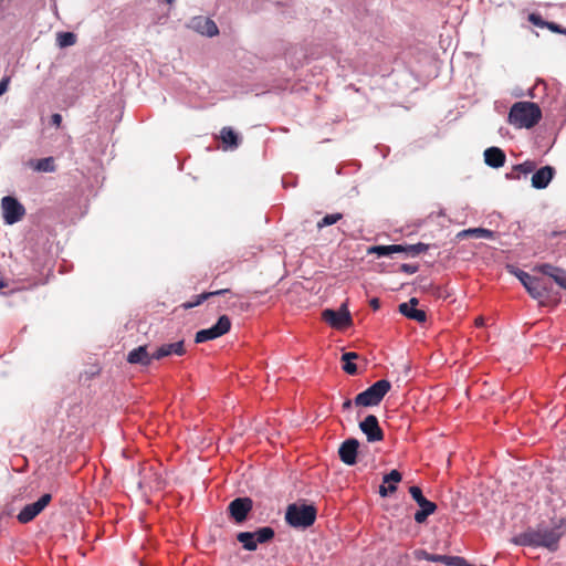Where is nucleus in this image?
<instances>
[{
	"mask_svg": "<svg viewBox=\"0 0 566 566\" xmlns=\"http://www.w3.org/2000/svg\"><path fill=\"white\" fill-rule=\"evenodd\" d=\"M60 48H67L76 42V35L73 32H60L56 38Z\"/></svg>",
	"mask_w": 566,
	"mask_h": 566,
	"instance_id": "28",
	"label": "nucleus"
},
{
	"mask_svg": "<svg viewBox=\"0 0 566 566\" xmlns=\"http://www.w3.org/2000/svg\"><path fill=\"white\" fill-rule=\"evenodd\" d=\"M220 138L223 143V148L235 149L239 147L240 137L231 127H223L220 132Z\"/></svg>",
	"mask_w": 566,
	"mask_h": 566,
	"instance_id": "23",
	"label": "nucleus"
},
{
	"mask_svg": "<svg viewBox=\"0 0 566 566\" xmlns=\"http://www.w3.org/2000/svg\"><path fill=\"white\" fill-rule=\"evenodd\" d=\"M237 541L242 544V547L245 551L253 552L258 548V544L255 543L253 535L249 531L238 533Z\"/></svg>",
	"mask_w": 566,
	"mask_h": 566,
	"instance_id": "26",
	"label": "nucleus"
},
{
	"mask_svg": "<svg viewBox=\"0 0 566 566\" xmlns=\"http://www.w3.org/2000/svg\"><path fill=\"white\" fill-rule=\"evenodd\" d=\"M399 270L407 274H413L418 272L419 265L418 264H409V263H402L399 268Z\"/></svg>",
	"mask_w": 566,
	"mask_h": 566,
	"instance_id": "36",
	"label": "nucleus"
},
{
	"mask_svg": "<svg viewBox=\"0 0 566 566\" xmlns=\"http://www.w3.org/2000/svg\"><path fill=\"white\" fill-rule=\"evenodd\" d=\"M458 557L459 556L431 554V553H428L427 551L418 552V558H421V559H424V560L431 562V563H442L447 566H454Z\"/></svg>",
	"mask_w": 566,
	"mask_h": 566,
	"instance_id": "22",
	"label": "nucleus"
},
{
	"mask_svg": "<svg viewBox=\"0 0 566 566\" xmlns=\"http://www.w3.org/2000/svg\"><path fill=\"white\" fill-rule=\"evenodd\" d=\"M454 566H473V565L469 564L464 557L459 556L458 559L455 560Z\"/></svg>",
	"mask_w": 566,
	"mask_h": 566,
	"instance_id": "43",
	"label": "nucleus"
},
{
	"mask_svg": "<svg viewBox=\"0 0 566 566\" xmlns=\"http://www.w3.org/2000/svg\"><path fill=\"white\" fill-rule=\"evenodd\" d=\"M231 328V321L227 315H221L218 321L209 328L200 329L196 333L195 342L197 344L213 340L224 334Z\"/></svg>",
	"mask_w": 566,
	"mask_h": 566,
	"instance_id": "7",
	"label": "nucleus"
},
{
	"mask_svg": "<svg viewBox=\"0 0 566 566\" xmlns=\"http://www.w3.org/2000/svg\"><path fill=\"white\" fill-rule=\"evenodd\" d=\"M545 27L554 33H559L566 35V28L557 24L555 22L545 23Z\"/></svg>",
	"mask_w": 566,
	"mask_h": 566,
	"instance_id": "35",
	"label": "nucleus"
},
{
	"mask_svg": "<svg viewBox=\"0 0 566 566\" xmlns=\"http://www.w3.org/2000/svg\"><path fill=\"white\" fill-rule=\"evenodd\" d=\"M51 500L52 495L50 493H44L34 503L27 504L17 515V520L21 524H27L33 521L49 505Z\"/></svg>",
	"mask_w": 566,
	"mask_h": 566,
	"instance_id": "10",
	"label": "nucleus"
},
{
	"mask_svg": "<svg viewBox=\"0 0 566 566\" xmlns=\"http://www.w3.org/2000/svg\"><path fill=\"white\" fill-rule=\"evenodd\" d=\"M505 153L495 146L489 147L484 150V161L489 167L500 168L505 164Z\"/></svg>",
	"mask_w": 566,
	"mask_h": 566,
	"instance_id": "19",
	"label": "nucleus"
},
{
	"mask_svg": "<svg viewBox=\"0 0 566 566\" xmlns=\"http://www.w3.org/2000/svg\"><path fill=\"white\" fill-rule=\"evenodd\" d=\"M343 370L348 375L357 374V365L354 361H343Z\"/></svg>",
	"mask_w": 566,
	"mask_h": 566,
	"instance_id": "37",
	"label": "nucleus"
},
{
	"mask_svg": "<svg viewBox=\"0 0 566 566\" xmlns=\"http://www.w3.org/2000/svg\"><path fill=\"white\" fill-rule=\"evenodd\" d=\"M521 175H522V174H521L518 170H514V168H513L511 172H507V174L505 175V177H506L507 179H518Z\"/></svg>",
	"mask_w": 566,
	"mask_h": 566,
	"instance_id": "42",
	"label": "nucleus"
},
{
	"mask_svg": "<svg viewBox=\"0 0 566 566\" xmlns=\"http://www.w3.org/2000/svg\"><path fill=\"white\" fill-rule=\"evenodd\" d=\"M556 170L552 166H544L534 171L532 176V187L535 189H545L553 180Z\"/></svg>",
	"mask_w": 566,
	"mask_h": 566,
	"instance_id": "15",
	"label": "nucleus"
},
{
	"mask_svg": "<svg viewBox=\"0 0 566 566\" xmlns=\"http://www.w3.org/2000/svg\"><path fill=\"white\" fill-rule=\"evenodd\" d=\"M402 250V244L371 245L367 249V254H375L378 258H385L391 256L395 253H401Z\"/></svg>",
	"mask_w": 566,
	"mask_h": 566,
	"instance_id": "21",
	"label": "nucleus"
},
{
	"mask_svg": "<svg viewBox=\"0 0 566 566\" xmlns=\"http://www.w3.org/2000/svg\"><path fill=\"white\" fill-rule=\"evenodd\" d=\"M353 403H354V400L346 399V400L343 402L342 409H343L344 411H347V410L352 409Z\"/></svg>",
	"mask_w": 566,
	"mask_h": 566,
	"instance_id": "44",
	"label": "nucleus"
},
{
	"mask_svg": "<svg viewBox=\"0 0 566 566\" xmlns=\"http://www.w3.org/2000/svg\"><path fill=\"white\" fill-rule=\"evenodd\" d=\"M514 274L533 298L542 301L548 296V283L544 279L533 276L523 270H516Z\"/></svg>",
	"mask_w": 566,
	"mask_h": 566,
	"instance_id": "5",
	"label": "nucleus"
},
{
	"mask_svg": "<svg viewBox=\"0 0 566 566\" xmlns=\"http://www.w3.org/2000/svg\"><path fill=\"white\" fill-rule=\"evenodd\" d=\"M166 1H167L168 3H171V2H172V0H166Z\"/></svg>",
	"mask_w": 566,
	"mask_h": 566,
	"instance_id": "47",
	"label": "nucleus"
},
{
	"mask_svg": "<svg viewBox=\"0 0 566 566\" xmlns=\"http://www.w3.org/2000/svg\"><path fill=\"white\" fill-rule=\"evenodd\" d=\"M358 358V354L355 352H345L342 355V361H354Z\"/></svg>",
	"mask_w": 566,
	"mask_h": 566,
	"instance_id": "40",
	"label": "nucleus"
},
{
	"mask_svg": "<svg viewBox=\"0 0 566 566\" xmlns=\"http://www.w3.org/2000/svg\"><path fill=\"white\" fill-rule=\"evenodd\" d=\"M342 218L343 214L339 212L326 214L317 222V228L322 229L324 227L333 226L337 223Z\"/></svg>",
	"mask_w": 566,
	"mask_h": 566,
	"instance_id": "30",
	"label": "nucleus"
},
{
	"mask_svg": "<svg viewBox=\"0 0 566 566\" xmlns=\"http://www.w3.org/2000/svg\"><path fill=\"white\" fill-rule=\"evenodd\" d=\"M402 252L407 256H418L420 253H423L429 250L430 245L427 243L418 242L416 244H402Z\"/></svg>",
	"mask_w": 566,
	"mask_h": 566,
	"instance_id": "27",
	"label": "nucleus"
},
{
	"mask_svg": "<svg viewBox=\"0 0 566 566\" xmlns=\"http://www.w3.org/2000/svg\"><path fill=\"white\" fill-rule=\"evenodd\" d=\"M317 510L313 504L292 503L286 507V523L297 530H306L315 523Z\"/></svg>",
	"mask_w": 566,
	"mask_h": 566,
	"instance_id": "3",
	"label": "nucleus"
},
{
	"mask_svg": "<svg viewBox=\"0 0 566 566\" xmlns=\"http://www.w3.org/2000/svg\"><path fill=\"white\" fill-rule=\"evenodd\" d=\"M370 306L376 311L380 307V301L378 298L370 300Z\"/></svg>",
	"mask_w": 566,
	"mask_h": 566,
	"instance_id": "46",
	"label": "nucleus"
},
{
	"mask_svg": "<svg viewBox=\"0 0 566 566\" xmlns=\"http://www.w3.org/2000/svg\"><path fill=\"white\" fill-rule=\"evenodd\" d=\"M358 449L359 441L356 438L346 439L338 448L340 461L346 465H355L357 463Z\"/></svg>",
	"mask_w": 566,
	"mask_h": 566,
	"instance_id": "13",
	"label": "nucleus"
},
{
	"mask_svg": "<svg viewBox=\"0 0 566 566\" xmlns=\"http://www.w3.org/2000/svg\"><path fill=\"white\" fill-rule=\"evenodd\" d=\"M391 389V382L387 379H379L364 391L359 392L354 403L356 407H375L378 406L384 397Z\"/></svg>",
	"mask_w": 566,
	"mask_h": 566,
	"instance_id": "4",
	"label": "nucleus"
},
{
	"mask_svg": "<svg viewBox=\"0 0 566 566\" xmlns=\"http://www.w3.org/2000/svg\"><path fill=\"white\" fill-rule=\"evenodd\" d=\"M35 169L38 171H43V172H53V171H55L54 159L52 157H46V158L39 159L36 161V164H35Z\"/></svg>",
	"mask_w": 566,
	"mask_h": 566,
	"instance_id": "29",
	"label": "nucleus"
},
{
	"mask_svg": "<svg viewBox=\"0 0 566 566\" xmlns=\"http://www.w3.org/2000/svg\"><path fill=\"white\" fill-rule=\"evenodd\" d=\"M155 358L149 355L146 346H138L128 353L127 361L130 364H139L149 366Z\"/></svg>",
	"mask_w": 566,
	"mask_h": 566,
	"instance_id": "20",
	"label": "nucleus"
},
{
	"mask_svg": "<svg viewBox=\"0 0 566 566\" xmlns=\"http://www.w3.org/2000/svg\"><path fill=\"white\" fill-rule=\"evenodd\" d=\"M566 534V520L553 518L549 524L539 523L535 528L526 531L512 537L511 542L517 546L538 548L543 547L549 552H556L562 537Z\"/></svg>",
	"mask_w": 566,
	"mask_h": 566,
	"instance_id": "1",
	"label": "nucleus"
},
{
	"mask_svg": "<svg viewBox=\"0 0 566 566\" xmlns=\"http://www.w3.org/2000/svg\"><path fill=\"white\" fill-rule=\"evenodd\" d=\"M536 168V165L532 160H526L522 164H517L514 166V170H518L522 175H528L533 172Z\"/></svg>",
	"mask_w": 566,
	"mask_h": 566,
	"instance_id": "32",
	"label": "nucleus"
},
{
	"mask_svg": "<svg viewBox=\"0 0 566 566\" xmlns=\"http://www.w3.org/2000/svg\"><path fill=\"white\" fill-rule=\"evenodd\" d=\"M185 345L184 340H179L176 343L170 344H163L160 347H158L154 353L153 357L157 360L170 356V355H177L182 356L185 354Z\"/></svg>",
	"mask_w": 566,
	"mask_h": 566,
	"instance_id": "18",
	"label": "nucleus"
},
{
	"mask_svg": "<svg viewBox=\"0 0 566 566\" xmlns=\"http://www.w3.org/2000/svg\"><path fill=\"white\" fill-rule=\"evenodd\" d=\"M458 237H474L478 239H489L492 240L495 237V232L485 228H471L463 230L458 234Z\"/></svg>",
	"mask_w": 566,
	"mask_h": 566,
	"instance_id": "25",
	"label": "nucleus"
},
{
	"mask_svg": "<svg viewBox=\"0 0 566 566\" xmlns=\"http://www.w3.org/2000/svg\"><path fill=\"white\" fill-rule=\"evenodd\" d=\"M251 534L253 535L254 541L258 545L269 543L275 536V532L271 526L259 527L254 532H251Z\"/></svg>",
	"mask_w": 566,
	"mask_h": 566,
	"instance_id": "24",
	"label": "nucleus"
},
{
	"mask_svg": "<svg viewBox=\"0 0 566 566\" xmlns=\"http://www.w3.org/2000/svg\"><path fill=\"white\" fill-rule=\"evenodd\" d=\"M191 27L202 35L214 36L219 33L217 24L209 18L197 17L191 21Z\"/></svg>",
	"mask_w": 566,
	"mask_h": 566,
	"instance_id": "17",
	"label": "nucleus"
},
{
	"mask_svg": "<svg viewBox=\"0 0 566 566\" xmlns=\"http://www.w3.org/2000/svg\"><path fill=\"white\" fill-rule=\"evenodd\" d=\"M9 83H10V77L9 76H3L1 78V81H0V96H2L8 91Z\"/></svg>",
	"mask_w": 566,
	"mask_h": 566,
	"instance_id": "39",
	"label": "nucleus"
},
{
	"mask_svg": "<svg viewBox=\"0 0 566 566\" xmlns=\"http://www.w3.org/2000/svg\"><path fill=\"white\" fill-rule=\"evenodd\" d=\"M530 21L533 24H535L537 27H542V28L545 27V23H548L547 21H544L539 14H536V13H532L530 15Z\"/></svg>",
	"mask_w": 566,
	"mask_h": 566,
	"instance_id": "38",
	"label": "nucleus"
},
{
	"mask_svg": "<svg viewBox=\"0 0 566 566\" xmlns=\"http://www.w3.org/2000/svg\"><path fill=\"white\" fill-rule=\"evenodd\" d=\"M229 292H230L229 289H222V290H218V291H213V292H208V293L211 294V296H218V295H224V294H227Z\"/></svg>",
	"mask_w": 566,
	"mask_h": 566,
	"instance_id": "45",
	"label": "nucleus"
},
{
	"mask_svg": "<svg viewBox=\"0 0 566 566\" xmlns=\"http://www.w3.org/2000/svg\"><path fill=\"white\" fill-rule=\"evenodd\" d=\"M359 429L366 436L368 442H378L384 440V431L375 415L366 416L365 419L359 422Z\"/></svg>",
	"mask_w": 566,
	"mask_h": 566,
	"instance_id": "12",
	"label": "nucleus"
},
{
	"mask_svg": "<svg viewBox=\"0 0 566 566\" xmlns=\"http://www.w3.org/2000/svg\"><path fill=\"white\" fill-rule=\"evenodd\" d=\"M397 491V486L394 485V484H390V485H385L384 483L381 485H379V490H378V493L381 497H387L389 496L390 494H392L394 492Z\"/></svg>",
	"mask_w": 566,
	"mask_h": 566,
	"instance_id": "33",
	"label": "nucleus"
},
{
	"mask_svg": "<svg viewBox=\"0 0 566 566\" xmlns=\"http://www.w3.org/2000/svg\"><path fill=\"white\" fill-rule=\"evenodd\" d=\"M542 118V111L536 103L517 102L509 113V123L518 128H532Z\"/></svg>",
	"mask_w": 566,
	"mask_h": 566,
	"instance_id": "2",
	"label": "nucleus"
},
{
	"mask_svg": "<svg viewBox=\"0 0 566 566\" xmlns=\"http://www.w3.org/2000/svg\"><path fill=\"white\" fill-rule=\"evenodd\" d=\"M323 319L334 328H342L350 325L352 316L345 304L338 310L325 308L322 313Z\"/></svg>",
	"mask_w": 566,
	"mask_h": 566,
	"instance_id": "11",
	"label": "nucleus"
},
{
	"mask_svg": "<svg viewBox=\"0 0 566 566\" xmlns=\"http://www.w3.org/2000/svg\"><path fill=\"white\" fill-rule=\"evenodd\" d=\"M211 297V294H209L208 292H203L201 294H199L197 297H196V301L189 303L186 307H195V306H198L200 305L202 302H205L206 300L210 298Z\"/></svg>",
	"mask_w": 566,
	"mask_h": 566,
	"instance_id": "34",
	"label": "nucleus"
},
{
	"mask_svg": "<svg viewBox=\"0 0 566 566\" xmlns=\"http://www.w3.org/2000/svg\"><path fill=\"white\" fill-rule=\"evenodd\" d=\"M401 479V473L398 470L394 469L382 476V483L388 485L394 484L397 486V483H399Z\"/></svg>",
	"mask_w": 566,
	"mask_h": 566,
	"instance_id": "31",
	"label": "nucleus"
},
{
	"mask_svg": "<svg viewBox=\"0 0 566 566\" xmlns=\"http://www.w3.org/2000/svg\"><path fill=\"white\" fill-rule=\"evenodd\" d=\"M2 216L7 224H14L25 214L23 205L14 197L6 196L1 200Z\"/></svg>",
	"mask_w": 566,
	"mask_h": 566,
	"instance_id": "9",
	"label": "nucleus"
},
{
	"mask_svg": "<svg viewBox=\"0 0 566 566\" xmlns=\"http://www.w3.org/2000/svg\"><path fill=\"white\" fill-rule=\"evenodd\" d=\"M537 270L545 276L553 279V281L562 289L566 290V271L564 269L554 266L549 263H543L537 266Z\"/></svg>",
	"mask_w": 566,
	"mask_h": 566,
	"instance_id": "16",
	"label": "nucleus"
},
{
	"mask_svg": "<svg viewBox=\"0 0 566 566\" xmlns=\"http://www.w3.org/2000/svg\"><path fill=\"white\" fill-rule=\"evenodd\" d=\"M253 509V501L249 496L233 499L228 505L229 516L235 524H243Z\"/></svg>",
	"mask_w": 566,
	"mask_h": 566,
	"instance_id": "8",
	"label": "nucleus"
},
{
	"mask_svg": "<svg viewBox=\"0 0 566 566\" xmlns=\"http://www.w3.org/2000/svg\"><path fill=\"white\" fill-rule=\"evenodd\" d=\"M418 303V298L411 297L408 302L399 304V312L409 319L424 323L427 321V314L423 310L417 308Z\"/></svg>",
	"mask_w": 566,
	"mask_h": 566,
	"instance_id": "14",
	"label": "nucleus"
},
{
	"mask_svg": "<svg viewBox=\"0 0 566 566\" xmlns=\"http://www.w3.org/2000/svg\"><path fill=\"white\" fill-rule=\"evenodd\" d=\"M409 493L415 502L419 505V510L415 513V521L418 524H422L427 521L428 516L437 511V504L429 501L422 493V490L418 485L409 488Z\"/></svg>",
	"mask_w": 566,
	"mask_h": 566,
	"instance_id": "6",
	"label": "nucleus"
},
{
	"mask_svg": "<svg viewBox=\"0 0 566 566\" xmlns=\"http://www.w3.org/2000/svg\"><path fill=\"white\" fill-rule=\"evenodd\" d=\"M51 125L55 126V127H59L62 123V116L57 113L53 114L51 116V120H50Z\"/></svg>",
	"mask_w": 566,
	"mask_h": 566,
	"instance_id": "41",
	"label": "nucleus"
}]
</instances>
